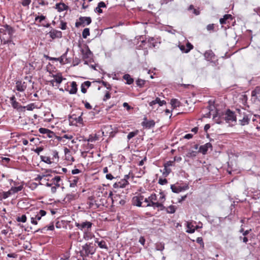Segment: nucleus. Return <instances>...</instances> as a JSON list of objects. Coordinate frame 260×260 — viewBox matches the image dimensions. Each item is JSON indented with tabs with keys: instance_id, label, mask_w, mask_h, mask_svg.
<instances>
[{
	"instance_id": "64",
	"label": "nucleus",
	"mask_w": 260,
	"mask_h": 260,
	"mask_svg": "<svg viewBox=\"0 0 260 260\" xmlns=\"http://www.w3.org/2000/svg\"><path fill=\"white\" fill-rule=\"evenodd\" d=\"M84 106H85V107L87 109H89V110H90L92 109V106L90 105V104L87 102H86L85 103H84Z\"/></svg>"
},
{
	"instance_id": "18",
	"label": "nucleus",
	"mask_w": 260,
	"mask_h": 260,
	"mask_svg": "<svg viewBox=\"0 0 260 260\" xmlns=\"http://www.w3.org/2000/svg\"><path fill=\"white\" fill-rule=\"evenodd\" d=\"M68 7L63 3H57L55 5V8L59 12L67 10Z\"/></svg>"
},
{
	"instance_id": "39",
	"label": "nucleus",
	"mask_w": 260,
	"mask_h": 260,
	"mask_svg": "<svg viewBox=\"0 0 260 260\" xmlns=\"http://www.w3.org/2000/svg\"><path fill=\"white\" fill-rule=\"evenodd\" d=\"M187 230L186 232L188 233H193L195 232V229L193 228V225L191 223L187 224Z\"/></svg>"
},
{
	"instance_id": "50",
	"label": "nucleus",
	"mask_w": 260,
	"mask_h": 260,
	"mask_svg": "<svg viewBox=\"0 0 260 260\" xmlns=\"http://www.w3.org/2000/svg\"><path fill=\"white\" fill-rule=\"evenodd\" d=\"M256 94H260V86H257L255 89L252 91V95L254 96Z\"/></svg>"
},
{
	"instance_id": "47",
	"label": "nucleus",
	"mask_w": 260,
	"mask_h": 260,
	"mask_svg": "<svg viewBox=\"0 0 260 260\" xmlns=\"http://www.w3.org/2000/svg\"><path fill=\"white\" fill-rule=\"evenodd\" d=\"M137 85L139 87H142L145 83V81L139 79L136 81Z\"/></svg>"
},
{
	"instance_id": "53",
	"label": "nucleus",
	"mask_w": 260,
	"mask_h": 260,
	"mask_svg": "<svg viewBox=\"0 0 260 260\" xmlns=\"http://www.w3.org/2000/svg\"><path fill=\"white\" fill-rule=\"evenodd\" d=\"M168 183V181L166 179L159 178L158 180V183L160 185H165Z\"/></svg>"
},
{
	"instance_id": "20",
	"label": "nucleus",
	"mask_w": 260,
	"mask_h": 260,
	"mask_svg": "<svg viewBox=\"0 0 260 260\" xmlns=\"http://www.w3.org/2000/svg\"><path fill=\"white\" fill-rule=\"evenodd\" d=\"M71 88L69 91V93L71 94H76L77 92V85L75 81H73L71 84Z\"/></svg>"
},
{
	"instance_id": "49",
	"label": "nucleus",
	"mask_w": 260,
	"mask_h": 260,
	"mask_svg": "<svg viewBox=\"0 0 260 260\" xmlns=\"http://www.w3.org/2000/svg\"><path fill=\"white\" fill-rule=\"evenodd\" d=\"M31 3V0H21V4L24 7H28Z\"/></svg>"
},
{
	"instance_id": "27",
	"label": "nucleus",
	"mask_w": 260,
	"mask_h": 260,
	"mask_svg": "<svg viewBox=\"0 0 260 260\" xmlns=\"http://www.w3.org/2000/svg\"><path fill=\"white\" fill-rule=\"evenodd\" d=\"M41 159L43 161L48 164H51L52 163H53V160H52L51 158L48 156H41Z\"/></svg>"
},
{
	"instance_id": "16",
	"label": "nucleus",
	"mask_w": 260,
	"mask_h": 260,
	"mask_svg": "<svg viewBox=\"0 0 260 260\" xmlns=\"http://www.w3.org/2000/svg\"><path fill=\"white\" fill-rule=\"evenodd\" d=\"M225 120L228 121H236V118L234 112L228 110L225 114Z\"/></svg>"
},
{
	"instance_id": "43",
	"label": "nucleus",
	"mask_w": 260,
	"mask_h": 260,
	"mask_svg": "<svg viewBox=\"0 0 260 260\" xmlns=\"http://www.w3.org/2000/svg\"><path fill=\"white\" fill-rule=\"evenodd\" d=\"M26 216L25 215H22L21 216L17 217L16 220L18 222H25L26 221Z\"/></svg>"
},
{
	"instance_id": "59",
	"label": "nucleus",
	"mask_w": 260,
	"mask_h": 260,
	"mask_svg": "<svg viewBox=\"0 0 260 260\" xmlns=\"http://www.w3.org/2000/svg\"><path fill=\"white\" fill-rule=\"evenodd\" d=\"M214 28L213 24H210L207 26V29L208 30H213Z\"/></svg>"
},
{
	"instance_id": "3",
	"label": "nucleus",
	"mask_w": 260,
	"mask_h": 260,
	"mask_svg": "<svg viewBox=\"0 0 260 260\" xmlns=\"http://www.w3.org/2000/svg\"><path fill=\"white\" fill-rule=\"evenodd\" d=\"M82 58L85 60V63L87 64V61L90 60L92 56V53L87 45L83 46L81 49Z\"/></svg>"
},
{
	"instance_id": "62",
	"label": "nucleus",
	"mask_w": 260,
	"mask_h": 260,
	"mask_svg": "<svg viewBox=\"0 0 260 260\" xmlns=\"http://www.w3.org/2000/svg\"><path fill=\"white\" fill-rule=\"evenodd\" d=\"M94 11L99 14L103 13V10H102L101 8L99 7L98 6L95 8Z\"/></svg>"
},
{
	"instance_id": "51",
	"label": "nucleus",
	"mask_w": 260,
	"mask_h": 260,
	"mask_svg": "<svg viewBox=\"0 0 260 260\" xmlns=\"http://www.w3.org/2000/svg\"><path fill=\"white\" fill-rule=\"evenodd\" d=\"M171 170L169 169L168 167H166L164 169L163 174L166 177L171 173Z\"/></svg>"
},
{
	"instance_id": "44",
	"label": "nucleus",
	"mask_w": 260,
	"mask_h": 260,
	"mask_svg": "<svg viewBox=\"0 0 260 260\" xmlns=\"http://www.w3.org/2000/svg\"><path fill=\"white\" fill-rule=\"evenodd\" d=\"M83 238L86 240H88L92 238V235L88 232H85L83 235Z\"/></svg>"
},
{
	"instance_id": "37",
	"label": "nucleus",
	"mask_w": 260,
	"mask_h": 260,
	"mask_svg": "<svg viewBox=\"0 0 260 260\" xmlns=\"http://www.w3.org/2000/svg\"><path fill=\"white\" fill-rule=\"evenodd\" d=\"M198 153V151H189L188 152V153L186 154V156L189 158H193L196 156L197 154Z\"/></svg>"
},
{
	"instance_id": "15",
	"label": "nucleus",
	"mask_w": 260,
	"mask_h": 260,
	"mask_svg": "<svg viewBox=\"0 0 260 260\" xmlns=\"http://www.w3.org/2000/svg\"><path fill=\"white\" fill-rule=\"evenodd\" d=\"M50 38L52 39L60 38L62 37V32L60 31L52 29L49 32Z\"/></svg>"
},
{
	"instance_id": "4",
	"label": "nucleus",
	"mask_w": 260,
	"mask_h": 260,
	"mask_svg": "<svg viewBox=\"0 0 260 260\" xmlns=\"http://www.w3.org/2000/svg\"><path fill=\"white\" fill-rule=\"evenodd\" d=\"M46 212L43 210H40L39 212H37L36 214L31 215L30 217L31 223L33 224L37 225L38 224V220H40L42 216L46 215Z\"/></svg>"
},
{
	"instance_id": "21",
	"label": "nucleus",
	"mask_w": 260,
	"mask_h": 260,
	"mask_svg": "<svg viewBox=\"0 0 260 260\" xmlns=\"http://www.w3.org/2000/svg\"><path fill=\"white\" fill-rule=\"evenodd\" d=\"M67 52H66L63 55H62L59 58H55V57H49L47 55H45V57L48 59L49 60H55V61H59L60 63H62L63 61L64 57L65 55L67 54Z\"/></svg>"
},
{
	"instance_id": "46",
	"label": "nucleus",
	"mask_w": 260,
	"mask_h": 260,
	"mask_svg": "<svg viewBox=\"0 0 260 260\" xmlns=\"http://www.w3.org/2000/svg\"><path fill=\"white\" fill-rule=\"evenodd\" d=\"M25 109L26 108L27 110L31 111L34 109L36 107L34 103L30 104L26 106H24Z\"/></svg>"
},
{
	"instance_id": "36",
	"label": "nucleus",
	"mask_w": 260,
	"mask_h": 260,
	"mask_svg": "<svg viewBox=\"0 0 260 260\" xmlns=\"http://www.w3.org/2000/svg\"><path fill=\"white\" fill-rule=\"evenodd\" d=\"M99 140V137L96 134H94L93 136L90 135L88 139H87L88 142H94Z\"/></svg>"
},
{
	"instance_id": "54",
	"label": "nucleus",
	"mask_w": 260,
	"mask_h": 260,
	"mask_svg": "<svg viewBox=\"0 0 260 260\" xmlns=\"http://www.w3.org/2000/svg\"><path fill=\"white\" fill-rule=\"evenodd\" d=\"M174 161H168L164 164V168L169 167L170 166H172L174 165Z\"/></svg>"
},
{
	"instance_id": "12",
	"label": "nucleus",
	"mask_w": 260,
	"mask_h": 260,
	"mask_svg": "<svg viewBox=\"0 0 260 260\" xmlns=\"http://www.w3.org/2000/svg\"><path fill=\"white\" fill-rule=\"evenodd\" d=\"M171 188L173 192L175 193H178L183 190H185L188 188V186L187 185H185L184 186H176L174 184L172 185L171 186Z\"/></svg>"
},
{
	"instance_id": "55",
	"label": "nucleus",
	"mask_w": 260,
	"mask_h": 260,
	"mask_svg": "<svg viewBox=\"0 0 260 260\" xmlns=\"http://www.w3.org/2000/svg\"><path fill=\"white\" fill-rule=\"evenodd\" d=\"M80 62V60L77 57H75L73 60V64L74 66H77Z\"/></svg>"
},
{
	"instance_id": "45",
	"label": "nucleus",
	"mask_w": 260,
	"mask_h": 260,
	"mask_svg": "<svg viewBox=\"0 0 260 260\" xmlns=\"http://www.w3.org/2000/svg\"><path fill=\"white\" fill-rule=\"evenodd\" d=\"M46 17L44 15L37 16L35 17V21H38L39 23H41L43 20H44Z\"/></svg>"
},
{
	"instance_id": "28",
	"label": "nucleus",
	"mask_w": 260,
	"mask_h": 260,
	"mask_svg": "<svg viewBox=\"0 0 260 260\" xmlns=\"http://www.w3.org/2000/svg\"><path fill=\"white\" fill-rule=\"evenodd\" d=\"M204 56L208 60L212 59L214 56L213 52L211 50L207 51L204 54Z\"/></svg>"
},
{
	"instance_id": "1",
	"label": "nucleus",
	"mask_w": 260,
	"mask_h": 260,
	"mask_svg": "<svg viewBox=\"0 0 260 260\" xmlns=\"http://www.w3.org/2000/svg\"><path fill=\"white\" fill-rule=\"evenodd\" d=\"M149 199L150 203L147 204V205L145 206L146 207L152 206L154 208H160L161 209H163L165 208L162 205V202H164L165 201V197L164 196L160 197V202L157 201V197L155 193L152 194L150 196H149Z\"/></svg>"
},
{
	"instance_id": "56",
	"label": "nucleus",
	"mask_w": 260,
	"mask_h": 260,
	"mask_svg": "<svg viewBox=\"0 0 260 260\" xmlns=\"http://www.w3.org/2000/svg\"><path fill=\"white\" fill-rule=\"evenodd\" d=\"M60 28L62 30H65L67 28V23L61 21L60 22Z\"/></svg>"
},
{
	"instance_id": "17",
	"label": "nucleus",
	"mask_w": 260,
	"mask_h": 260,
	"mask_svg": "<svg viewBox=\"0 0 260 260\" xmlns=\"http://www.w3.org/2000/svg\"><path fill=\"white\" fill-rule=\"evenodd\" d=\"M212 147V145L210 143H207L204 145H202L199 148V152L202 153L203 154H205L207 153L208 150L210 148L211 149Z\"/></svg>"
},
{
	"instance_id": "35",
	"label": "nucleus",
	"mask_w": 260,
	"mask_h": 260,
	"mask_svg": "<svg viewBox=\"0 0 260 260\" xmlns=\"http://www.w3.org/2000/svg\"><path fill=\"white\" fill-rule=\"evenodd\" d=\"M52 157L51 158L52 160H53V162L58 161L59 159L58 153L56 151H54L52 152Z\"/></svg>"
},
{
	"instance_id": "11",
	"label": "nucleus",
	"mask_w": 260,
	"mask_h": 260,
	"mask_svg": "<svg viewBox=\"0 0 260 260\" xmlns=\"http://www.w3.org/2000/svg\"><path fill=\"white\" fill-rule=\"evenodd\" d=\"M144 199L143 196H135L133 198L132 202L134 205L138 207L142 206V201Z\"/></svg>"
},
{
	"instance_id": "13",
	"label": "nucleus",
	"mask_w": 260,
	"mask_h": 260,
	"mask_svg": "<svg viewBox=\"0 0 260 260\" xmlns=\"http://www.w3.org/2000/svg\"><path fill=\"white\" fill-rule=\"evenodd\" d=\"M128 184V182L126 179H121L119 181L115 182L113 187L114 188H124Z\"/></svg>"
},
{
	"instance_id": "41",
	"label": "nucleus",
	"mask_w": 260,
	"mask_h": 260,
	"mask_svg": "<svg viewBox=\"0 0 260 260\" xmlns=\"http://www.w3.org/2000/svg\"><path fill=\"white\" fill-rule=\"evenodd\" d=\"M52 180L54 182H55V186L57 187H60V185L58 183V182L60 180V176H55L54 178L52 179Z\"/></svg>"
},
{
	"instance_id": "34",
	"label": "nucleus",
	"mask_w": 260,
	"mask_h": 260,
	"mask_svg": "<svg viewBox=\"0 0 260 260\" xmlns=\"http://www.w3.org/2000/svg\"><path fill=\"white\" fill-rule=\"evenodd\" d=\"M11 194V192L10 191V190L8 191H4L1 193V197H2V199L1 200L3 199H6L8 198L9 197H10Z\"/></svg>"
},
{
	"instance_id": "32",
	"label": "nucleus",
	"mask_w": 260,
	"mask_h": 260,
	"mask_svg": "<svg viewBox=\"0 0 260 260\" xmlns=\"http://www.w3.org/2000/svg\"><path fill=\"white\" fill-rule=\"evenodd\" d=\"M165 248V244L161 242H158L155 244V249L157 250L162 251Z\"/></svg>"
},
{
	"instance_id": "14",
	"label": "nucleus",
	"mask_w": 260,
	"mask_h": 260,
	"mask_svg": "<svg viewBox=\"0 0 260 260\" xmlns=\"http://www.w3.org/2000/svg\"><path fill=\"white\" fill-rule=\"evenodd\" d=\"M143 121L142 122V125L146 128H150L153 127L155 125V122L153 120L147 121V118L144 117Z\"/></svg>"
},
{
	"instance_id": "42",
	"label": "nucleus",
	"mask_w": 260,
	"mask_h": 260,
	"mask_svg": "<svg viewBox=\"0 0 260 260\" xmlns=\"http://www.w3.org/2000/svg\"><path fill=\"white\" fill-rule=\"evenodd\" d=\"M167 211L169 213H174L176 211V207L175 206L171 205L168 207Z\"/></svg>"
},
{
	"instance_id": "40",
	"label": "nucleus",
	"mask_w": 260,
	"mask_h": 260,
	"mask_svg": "<svg viewBox=\"0 0 260 260\" xmlns=\"http://www.w3.org/2000/svg\"><path fill=\"white\" fill-rule=\"evenodd\" d=\"M138 131L137 130L136 131H134V132H130L127 136V139L128 140H129L131 139H132V138L134 137L135 136H136L137 135H138Z\"/></svg>"
},
{
	"instance_id": "2",
	"label": "nucleus",
	"mask_w": 260,
	"mask_h": 260,
	"mask_svg": "<svg viewBox=\"0 0 260 260\" xmlns=\"http://www.w3.org/2000/svg\"><path fill=\"white\" fill-rule=\"evenodd\" d=\"M3 27L5 28L4 30L5 31L4 35H6V33H7L8 34L9 37L6 39L3 36H1L0 39L1 40V42H3L4 44H6L12 42V36L13 34L15 32L14 29L8 24L4 25Z\"/></svg>"
},
{
	"instance_id": "23",
	"label": "nucleus",
	"mask_w": 260,
	"mask_h": 260,
	"mask_svg": "<svg viewBox=\"0 0 260 260\" xmlns=\"http://www.w3.org/2000/svg\"><path fill=\"white\" fill-rule=\"evenodd\" d=\"M91 85V82L89 81H85L83 83L81 86V92L83 93H85L87 91L86 87L88 88Z\"/></svg>"
},
{
	"instance_id": "38",
	"label": "nucleus",
	"mask_w": 260,
	"mask_h": 260,
	"mask_svg": "<svg viewBox=\"0 0 260 260\" xmlns=\"http://www.w3.org/2000/svg\"><path fill=\"white\" fill-rule=\"evenodd\" d=\"M90 35L89 29L88 28H85L82 31V37L83 38L86 39L88 36Z\"/></svg>"
},
{
	"instance_id": "6",
	"label": "nucleus",
	"mask_w": 260,
	"mask_h": 260,
	"mask_svg": "<svg viewBox=\"0 0 260 260\" xmlns=\"http://www.w3.org/2000/svg\"><path fill=\"white\" fill-rule=\"evenodd\" d=\"M79 20V21L76 22L75 23V26L77 27L81 25L84 26V24L89 25L91 22V19L90 17H80Z\"/></svg>"
},
{
	"instance_id": "48",
	"label": "nucleus",
	"mask_w": 260,
	"mask_h": 260,
	"mask_svg": "<svg viewBox=\"0 0 260 260\" xmlns=\"http://www.w3.org/2000/svg\"><path fill=\"white\" fill-rule=\"evenodd\" d=\"M155 100L156 104H158L160 106H162L166 104V102L165 101H161L159 98H156Z\"/></svg>"
},
{
	"instance_id": "5",
	"label": "nucleus",
	"mask_w": 260,
	"mask_h": 260,
	"mask_svg": "<svg viewBox=\"0 0 260 260\" xmlns=\"http://www.w3.org/2000/svg\"><path fill=\"white\" fill-rule=\"evenodd\" d=\"M83 250L84 251V254L86 256L89 254H93L94 253L95 249L92 243H86L82 246Z\"/></svg>"
},
{
	"instance_id": "26",
	"label": "nucleus",
	"mask_w": 260,
	"mask_h": 260,
	"mask_svg": "<svg viewBox=\"0 0 260 260\" xmlns=\"http://www.w3.org/2000/svg\"><path fill=\"white\" fill-rule=\"evenodd\" d=\"M123 78L126 81V84H131L134 82L133 78L128 74H125L123 76Z\"/></svg>"
},
{
	"instance_id": "24",
	"label": "nucleus",
	"mask_w": 260,
	"mask_h": 260,
	"mask_svg": "<svg viewBox=\"0 0 260 260\" xmlns=\"http://www.w3.org/2000/svg\"><path fill=\"white\" fill-rule=\"evenodd\" d=\"M23 188V186L22 185H21L17 187H12L10 189V191L11 192V194H13L18 192V191H21Z\"/></svg>"
},
{
	"instance_id": "61",
	"label": "nucleus",
	"mask_w": 260,
	"mask_h": 260,
	"mask_svg": "<svg viewBox=\"0 0 260 260\" xmlns=\"http://www.w3.org/2000/svg\"><path fill=\"white\" fill-rule=\"evenodd\" d=\"M46 135L49 138H53L55 134L53 132L49 130V132L46 134Z\"/></svg>"
},
{
	"instance_id": "19",
	"label": "nucleus",
	"mask_w": 260,
	"mask_h": 260,
	"mask_svg": "<svg viewBox=\"0 0 260 260\" xmlns=\"http://www.w3.org/2000/svg\"><path fill=\"white\" fill-rule=\"evenodd\" d=\"M53 79L54 80L55 82H56L57 84H60L62 81L63 78L62 77V76L60 73H57L55 75H53ZM64 79H65L64 78Z\"/></svg>"
},
{
	"instance_id": "25",
	"label": "nucleus",
	"mask_w": 260,
	"mask_h": 260,
	"mask_svg": "<svg viewBox=\"0 0 260 260\" xmlns=\"http://www.w3.org/2000/svg\"><path fill=\"white\" fill-rule=\"evenodd\" d=\"M73 138V136L71 134H64L62 136L58 137L57 140L59 141H61L63 139H67L69 140H72Z\"/></svg>"
},
{
	"instance_id": "33",
	"label": "nucleus",
	"mask_w": 260,
	"mask_h": 260,
	"mask_svg": "<svg viewBox=\"0 0 260 260\" xmlns=\"http://www.w3.org/2000/svg\"><path fill=\"white\" fill-rule=\"evenodd\" d=\"M96 242H97L99 246L101 248H104L105 249H108V247H107L106 242L105 241H103V240L101 241H96Z\"/></svg>"
},
{
	"instance_id": "29",
	"label": "nucleus",
	"mask_w": 260,
	"mask_h": 260,
	"mask_svg": "<svg viewBox=\"0 0 260 260\" xmlns=\"http://www.w3.org/2000/svg\"><path fill=\"white\" fill-rule=\"evenodd\" d=\"M70 179V187H74L77 185V183L78 181V178L77 177H73V178H71Z\"/></svg>"
},
{
	"instance_id": "58",
	"label": "nucleus",
	"mask_w": 260,
	"mask_h": 260,
	"mask_svg": "<svg viewBox=\"0 0 260 260\" xmlns=\"http://www.w3.org/2000/svg\"><path fill=\"white\" fill-rule=\"evenodd\" d=\"M197 242L199 243L200 245L204 246V242L202 237H198L197 239Z\"/></svg>"
},
{
	"instance_id": "63",
	"label": "nucleus",
	"mask_w": 260,
	"mask_h": 260,
	"mask_svg": "<svg viewBox=\"0 0 260 260\" xmlns=\"http://www.w3.org/2000/svg\"><path fill=\"white\" fill-rule=\"evenodd\" d=\"M110 97H111L110 93L109 92H107L104 96L103 100L106 101V100L110 99Z\"/></svg>"
},
{
	"instance_id": "57",
	"label": "nucleus",
	"mask_w": 260,
	"mask_h": 260,
	"mask_svg": "<svg viewBox=\"0 0 260 260\" xmlns=\"http://www.w3.org/2000/svg\"><path fill=\"white\" fill-rule=\"evenodd\" d=\"M39 5L41 6H46L48 5V3L45 0H40L38 2Z\"/></svg>"
},
{
	"instance_id": "22",
	"label": "nucleus",
	"mask_w": 260,
	"mask_h": 260,
	"mask_svg": "<svg viewBox=\"0 0 260 260\" xmlns=\"http://www.w3.org/2000/svg\"><path fill=\"white\" fill-rule=\"evenodd\" d=\"M229 19L232 20L233 19L232 16L231 14H225L223 18L220 19L219 22L220 24H224L226 23V21Z\"/></svg>"
},
{
	"instance_id": "7",
	"label": "nucleus",
	"mask_w": 260,
	"mask_h": 260,
	"mask_svg": "<svg viewBox=\"0 0 260 260\" xmlns=\"http://www.w3.org/2000/svg\"><path fill=\"white\" fill-rule=\"evenodd\" d=\"M75 225L80 230H83L84 229H86L87 230L90 229L92 225V223L90 221H84L82 223H75Z\"/></svg>"
},
{
	"instance_id": "8",
	"label": "nucleus",
	"mask_w": 260,
	"mask_h": 260,
	"mask_svg": "<svg viewBox=\"0 0 260 260\" xmlns=\"http://www.w3.org/2000/svg\"><path fill=\"white\" fill-rule=\"evenodd\" d=\"M10 101L12 106L17 110L21 111H23L25 109V107L21 106L20 104L16 101V98L14 95H13L10 98Z\"/></svg>"
},
{
	"instance_id": "31",
	"label": "nucleus",
	"mask_w": 260,
	"mask_h": 260,
	"mask_svg": "<svg viewBox=\"0 0 260 260\" xmlns=\"http://www.w3.org/2000/svg\"><path fill=\"white\" fill-rule=\"evenodd\" d=\"M240 121L241 125H245L249 123V118L247 115H245Z\"/></svg>"
},
{
	"instance_id": "52",
	"label": "nucleus",
	"mask_w": 260,
	"mask_h": 260,
	"mask_svg": "<svg viewBox=\"0 0 260 260\" xmlns=\"http://www.w3.org/2000/svg\"><path fill=\"white\" fill-rule=\"evenodd\" d=\"M39 131L41 134H46L49 132V129L41 127L39 128Z\"/></svg>"
},
{
	"instance_id": "60",
	"label": "nucleus",
	"mask_w": 260,
	"mask_h": 260,
	"mask_svg": "<svg viewBox=\"0 0 260 260\" xmlns=\"http://www.w3.org/2000/svg\"><path fill=\"white\" fill-rule=\"evenodd\" d=\"M43 148L42 147H37L36 149H35L34 151L39 155L40 152L43 151Z\"/></svg>"
},
{
	"instance_id": "9",
	"label": "nucleus",
	"mask_w": 260,
	"mask_h": 260,
	"mask_svg": "<svg viewBox=\"0 0 260 260\" xmlns=\"http://www.w3.org/2000/svg\"><path fill=\"white\" fill-rule=\"evenodd\" d=\"M186 46L185 47L183 45L179 44L178 47L181 51L183 53H188L191 49H193V46L188 41L186 43Z\"/></svg>"
},
{
	"instance_id": "10",
	"label": "nucleus",
	"mask_w": 260,
	"mask_h": 260,
	"mask_svg": "<svg viewBox=\"0 0 260 260\" xmlns=\"http://www.w3.org/2000/svg\"><path fill=\"white\" fill-rule=\"evenodd\" d=\"M27 87V84L22 81H17L16 83V89L20 92L24 91Z\"/></svg>"
},
{
	"instance_id": "30",
	"label": "nucleus",
	"mask_w": 260,
	"mask_h": 260,
	"mask_svg": "<svg viewBox=\"0 0 260 260\" xmlns=\"http://www.w3.org/2000/svg\"><path fill=\"white\" fill-rule=\"evenodd\" d=\"M171 104L173 108H175L180 106V102L177 99H172Z\"/></svg>"
}]
</instances>
